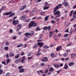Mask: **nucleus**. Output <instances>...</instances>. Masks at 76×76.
<instances>
[{
    "label": "nucleus",
    "mask_w": 76,
    "mask_h": 76,
    "mask_svg": "<svg viewBox=\"0 0 76 76\" xmlns=\"http://www.w3.org/2000/svg\"><path fill=\"white\" fill-rule=\"evenodd\" d=\"M40 66H45V64H44V63H42L40 64Z\"/></svg>",
    "instance_id": "37998d69"
},
{
    "label": "nucleus",
    "mask_w": 76,
    "mask_h": 76,
    "mask_svg": "<svg viewBox=\"0 0 76 76\" xmlns=\"http://www.w3.org/2000/svg\"><path fill=\"white\" fill-rule=\"evenodd\" d=\"M41 41H42V39L38 40L37 41V42H41Z\"/></svg>",
    "instance_id": "680f3d73"
},
{
    "label": "nucleus",
    "mask_w": 76,
    "mask_h": 76,
    "mask_svg": "<svg viewBox=\"0 0 76 76\" xmlns=\"http://www.w3.org/2000/svg\"><path fill=\"white\" fill-rule=\"evenodd\" d=\"M3 71L1 69H0V75H1Z\"/></svg>",
    "instance_id": "8fccbe9b"
},
{
    "label": "nucleus",
    "mask_w": 76,
    "mask_h": 76,
    "mask_svg": "<svg viewBox=\"0 0 76 76\" xmlns=\"http://www.w3.org/2000/svg\"><path fill=\"white\" fill-rule=\"evenodd\" d=\"M37 31H40V28H39V27H37L36 28V31H37Z\"/></svg>",
    "instance_id": "603ef678"
},
{
    "label": "nucleus",
    "mask_w": 76,
    "mask_h": 76,
    "mask_svg": "<svg viewBox=\"0 0 76 76\" xmlns=\"http://www.w3.org/2000/svg\"><path fill=\"white\" fill-rule=\"evenodd\" d=\"M30 13L31 15V16H32L34 15V13H33L31 11H30Z\"/></svg>",
    "instance_id": "5fc2aeb1"
},
{
    "label": "nucleus",
    "mask_w": 76,
    "mask_h": 76,
    "mask_svg": "<svg viewBox=\"0 0 76 76\" xmlns=\"http://www.w3.org/2000/svg\"><path fill=\"white\" fill-rule=\"evenodd\" d=\"M54 66L55 67H56V68H58V67H59V65H58V64H54Z\"/></svg>",
    "instance_id": "aec40b11"
},
{
    "label": "nucleus",
    "mask_w": 76,
    "mask_h": 76,
    "mask_svg": "<svg viewBox=\"0 0 76 76\" xmlns=\"http://www.w3.org/2000/svg\"><path fill=\"white\" fill-rule=\"evenodd\" d=\"M21 24H18L17 26V29L19 30L21 28Z\"/></svg>",
    "instance_id": "f3484780"
},
{
    "label": "nucleus",
    "mask_w": 76,
    "mask_h": 76,
    "mask_svg": "<svg viewBox=\"0 0 76 76\" xmlns=\"http://www.w3.org/2000/svg\"><path fill=\"white\" fill-rule=\"evenodd\" d=\"M5 45L6 46H8L9 45V43L8 42H6Z\"/></svg>",
    "instance_id": "58836bf2"
},
{
    "label": "nucleus",
    "mask_w": 76,
    "mask_h": 76,
    "mask_svg": "<svg viewBox=\"0 0 76 76\" xmlns=\"http://www.w3.org/2000/svg\"><path fill=\"white\" fill-rule=\"evenodd\" d=\"M9 48L8 47H4V50L6 51H7L8 50Z\"/></svg>",
    "instance_id": "c9c22d12"
},
{
    "label": "nucleus",
    "mask_w": 76,
    "mask_h": 76,
    "mask_svg": "<svg viewBox=\"0 0 76 76\" xmlns=\"http://www.w3.org/2000/svg\"><path fill=\"white\" fill-rule=\"evenodd\" d=\"M75 64V63L73 62H71L69 64V66H73Z\"/></svg>",
    "instance_id": "412c9836"
},
{
    "label": "nucleus",
    "mask_w": 76,
    "mask_h": 76,
    "mask_svg": "<svg viewBox=\"0 0 76 76\" xmlns=\"http://www.w3.org/2000/svg\"><path fill=\"white\" fill-rule=\"evenodd\" d=\"M41 54V53L39 52H37V56H40Z\"/></svg>",
    "instance_id": "bf43d9fd"
},
{
    "label": "nucleus",
    "mask_w": 76,
    "mask_h": 76,
    "mask_svg": "<svg viewBox=\"0 0 76 76\" xmlns=\"http://www.w3.org/2000/svg\"><path fill=\"white\" fill-rule=\"evenodd\" d=\"M25 54V53H24V52H22L21 53V56H23Z\"/></svg>",
    "instance_id": "69168bd1"
},
{
    "label": "nucleus",
    "mask_w": 76,
    "mask_h": 76,
    "mask_svg": "<svg viewBox=\"0 0 76 76\" xmlns=\"http://www.w3.org/2000/svg\"><path fill=\"white\" fill-rule=\"evenodd\" d=\"M60 11H57L56 12L54 13V15H57L56 16V17H60V16H61V15L60 14Z\"/></svg>",
    "instance_id": "20e7f679"
},
{
    "label": "nucleus",
    "mask_w": 76,
    "mask_h": 76,
    "mask_svg": "<svg viewBox=\"0 0 76 76\" xmlns=\"http://www.w3.org/2000/svg\"><path fill=\"white\" fill-rule=\"evenodd\" d=\"M30 21V19H27L25 20L26 22H28Z\"/></svg>",
    "instance_id": "c03bdc74"
},
{
    "label": "nucleus",
    "mask_w": 76,
    "mask_h": 76,
    "mask_svg": "<svg viewBox=\"0 0 76 76\" xmlns=\"http://www.w3.org/2000/svg\"><path fill=\"white\" fill-rule=\"evenodd\" d=\"M43 30H47L48 29V28L47 26L43 28Z\"/></svg>",
    "instance_id": "ea45409f"
},
{
    "label": "nucleus",
    "mask_w": 76,
    "mask_h": 76,
    "mask_svg": "<svg viewBox=\"0 0 76 76\" xmlns=\"http://www.w3.org/2000/svg\"><path fill=\"white\" fill-rule=\"evenodd\" d=\"M50 29H51V26H49L48 27V31H50Z\"/></svg>",
    "instance_id": "a19ab883"
},
{
    "label": "nucleus",
    "mask_w": 76,
    "mask_h": 76,
    "mask_svg": "<svg viewBox=\"0 0 76 76\" xmlns=\"http://www.w3.org/2000/svg\"><path fill=\"white\" fill-rule=\"evenodd\" d=\"M28 60H31L32 59V57H30L28 58Z\"/></svg>",
    "instance_id": "4d7b16f0"
},
{
    "label": "nucleus",
    "mask_w": 76,
    "mask_h": 76,
    "mask_svg": "<svg viewBox=\"0 0 76 76\" xmlns=\"http://www.w3.org/2000/svg\"><path fill=\"white\" fill-rule=\"evenodd\" d=\"M61 49V46H59L57 47L56 50V51H59V50H60Z\"/></svg>",
    "instance_id": "9b49d317"
},
{
    "label": "nucleus",
    "mask_w": 76,
    "mask_h": 76,
    "mask_svg": "<svg viewBox=\"0 0 76 76\" xmlns=\"http://www.w3.org/2000/svg\"><path fill=\"white\" fill-rule=\"evenodd\" d=\"M49 7H43V9L44 10H46L47 9H48L49 8Z\"/></svg>",
    "instance_id": "c756f323"
},
{
    "label": "nucleus",
    "mask_w": 76,
    "mask_h": 76,
    "mask_svg": "<svg viewBox=\"0 0 76 76\" xmlns=\"http://www.w3.org/2000/svg\"><path fill=\"white\" fill-rule=\"evenodd\" d=\"M41 50V49H40V48H39L38 50V53H39L40 52V51Z\"/></svg>",
    "instance_id": "13d9d810"
},
{
    "label": "nucleus",
    "mask_w": 76,
    "mask_h": 76,
    "mask_svg": "<svg viewBox=\"0 0 76 76\" xmlns=\"http://www.w3.org/2000/svg\"><path fill=\"white\" fill-rule=\"evenodd\" d=\"M54 38L55 40H56V41H57V40L58 39V38H57V36H56V34H54Z\"/></svg>",
    "instance_id": "b1692460"
},
{
    "label": "nucleus",
    "mask_w": 76,
    "mask_h": 76,
    "mask_svg": "<svg viewBox=\"0 0 76 76\" xmlns=\"http://www.w3.org/2000/svg\"><path fill=\"white\" fill-rule=\"evenodd\" d=\"M2 63L3 64H4V65H6V62L5 61H2Z\"/></svg>",
    "instance_id": "a18cd8bd"
},
{
    "label": "nucleus",
    "mask_w": 76,
    "mask_h": 76,
    "mask_svg": "<svg viewBox=\"0 0 76 76\" xmlns=\"http://www.w3.org/2000/svg\"><path fill=\"white\" fill-rule=\"evenodd\" d=\"M69 59V58L68 57L66 58L65 59V61H67Z\"/></svg>",
    "instance_id": "052dcab7"
},
{
    "label": "nucleus",
    "mask_w": 76,
    "mask_h": 76,
    "mask_svg": "<svg viewBox=\"0 0 76 76\" xmlns=\"http://www.w3.org/2000/svg\"><path fill=\"white\" fill-rule=\"evenodd\" d=\"M58 18V17H56H56L54 18V19L55 20H56V21H57V22H58L59 20H60V18Z\"/></svg>",
    "instance_id": "f8f14e48"
},
{
    "label": "nucleus",
    "mask_w": 76,
    "mask_h": 76,
    "mask_svg": "<svg viewBox=\"0 0 76 76\" xmlns=\"http://www.w3.org/2000/svg\"><path fill=\"white\" fill-rule=\"evenodd\" d=\"M10 14H11V12L4 13V14H3V15H6V16H7V15H10Z\"/></svg>",
    "instance_id": "4468645a"
},
{
    "label": "nucleus",
    "mask_w": 76,
    "mask_h": 76,
    "mask_svg": "<svg viewBox=\"0 0 76 76\" xmlns=\"http://www.w3.org/2000/svg\"><path fill=\"white\" fill-rule=\"evenodd\" d=\"M10 57H13L15 56V54L13 53H10L9 54Z\"/></svg>",
    "instance_id": "a211bd4d"
},
{
    "label": "nucleus",
    "mask_w": 76,
    "mask_h": 76,
    "mask_svg": "<svg viewBox=\"0 0 76 76\" xmlns=\"http://www.w3.org/2000/svg\"><path fill=\"white\" fill-rule=\"evenodd\" d=\"M53 33L51 31L49 32V37L50 38H51L52 37V35H53Z\"/></svg>",
    "instance_id": "2eb2a0df"
},
{
    "label": "nucleus",
    "mask_w": 76,
    "mask_h": 76,
    "mask_svg": "<svg viewBox=\"0 0 76 76\" xmlns=\"http://www.w3.org/2000/svg\"><path fill=\"white\" fill-rule=\"evenodd\" d=\"M75 57H76V55H75L74 54H73V55H72V57H75Z\"/></svg>",
    "instance_id": "338daca9"
},
{
    "label": "nucleus",
    "mask_w": 76,
    "mask_h": 76,
    "mask_svg": "<svg viewBox=\"0 0 76 76\" xmlns=\"http://www.w3.org/2000/svg\"><path fill=\"white\" fill-rule=\"evenodd\" d=\"M20 56V54H18L16 56H15V58H19V57Z\"/></svg>",
    "instance_id": "cd10ccee"
},
{
    "label": "nucleus",
    "mask_w": 76,
    "mask_h": 76,
    "mask_svg": "<svg viewBox=\"0 0 76 76\" xmlns=\"http://www.w3.org/2000/svg\"><path fill=\"white\" fill-rule=\"evenodd\" d=\"M17 38V36H15L13 37V39H15Z\"/></svg>",
    "instance_id": "0e129e2a"
},
{
    "label": "nucleus",
    "mask_w": 76,
    "mask_h": 76,
    "mask_svg": "<svg viewBox=\"0 0 76 76\" xmlns=\"http://www.w3.org/2000/svg\"><path fill=\"white\" fill-rule=\"evenodd\" d=\"M19 23V21L18 20H14L12 22V24L13 25H14V26H16L17 24H18Z\"/></svg>",
    "instance_id": "7ed1b4c3"
},
{
    "label": "nucleus",
    "mask_w": 76,
    "mask_h": 76,
    "mask_svg": "<svg viewBox=\"0 0 76 76\" xmlns=\"http://www.w3.org/2000/svg\"><path fill=\"white\" fill-rule=\"evenodd\" d=\"M53 70H54L53 68V67H51L50 70V72H53Z\"/></svg>",
    "instance_id": "e433bc0d"
},
{
    "label": "nucleus",
    "mask_w": 76,
    "mask_h": 76,
    "mask_svg": "<svg viewBox=\"0 0 76 76\" xmlns=\"http://www.w3.org/2000/svg\"><path fill=\"white\" fill-rule=\"evenodd\" d=\"M76 8V5L74 6V7H73V9H75Z\"/></svg>",
    "instance_id": "774afa93"
},
{
    "label": "nucleus",
    "mask_w": 76,
    "mask_h": 76,
    "mask_svg": "<svg viewBox=\"0 0 76 76\" xmlns=\"http://www.w3.org/2000/svg\"><path fill=\"white\" fill-rule=\"evenodd\" d=\"M49 17V16H48V15L45 17V21H47V20H48V19Z\"/></svg>",
    "instance_id": "4be33fe9"
},
{
    "label": "nucleus",
    "mask_w": 76,
    "mask_h": 76,
    "mask_svg": "<svg viewBox=\"0 0 76 76\" xmlns=\"http://www.w3.org/2000/svg\"><path fill=\"white\" fill-rule=\"evenodd\" d=\"M34 32L32 31L30 33H29V35H34Z\"/></svg>",
    "instance_id": "bb28decb"
},
{
    "label": "nucleus",
    "mask_w": 76,
    "mask_h": 76,
    "mask_svg": "<svg viewBox=\"0 0 76 76\" xmlns=\"http://www.w3.org/2000/svg\"><path fill=\"white\" fill-rule=\"evenodd\" d=\"M31 54H32V52H30L27 53V56L29 57L31 56Z\"/></svg>",
    "instance_id": "393cba45"
},
{
    "label": "nucleus",
    "mask_w": 76,
    "mask_h": 76,
    "mask_svg": "<svg viewBox=\"0 0 76 76\" xmlns=\"http://www.w3.org/2000/svg\"><path fill=\"white\" fill-rule=\"evenodd\" d=\"M37 25V23L35 22L34 21H32L30 22L29 23V28L30 29L32 26H33V27H35Z\"/></svg>",
    "instance_id": "f257e3e1"
},
{
    "label": "nucleus",
    "mask_w": 76,
    "mask_h": 76,
    "mask_svg": "<svg viewBox=\"0 0 76 76\" xmlns=\"http://www.w3.org/2000/svg\"><path fill=\"white\" fill-rule=\"evenodd\" d=\"M48 60V58L46 57H45L44 58L42 59V61H44V62H46Z\"/></svg>",
    "instance_id": "6e6552de"
},
{
    "label": "nucleus",
    "mask_w": 76,
    "mask_h": 76,
    "mask_svg": "<svg viewBox=\"0 0 76 76\" xmlns=\"http://www.w3.org/2000/svg\"><path fill=\"white\" fill-rule=\"evenodd\" d=\"M61 7V4H59L56 7H55L54 8L53 13L56 12L57 11L59 8Z\"/></svg>",
    "instance_id": "f03ea898"
},
{
    "label": "nucleus",
    "mask_w": 76,
    "mask_h": 76,
    "mask_svg": "<svg viewBox=\"0 0 76 76\" xmlns=\"http://www.w3.org/2000/svg\"><path fill=\"white\" fill-rule=\"evenodd\" d=\"M15 15V13H12L11 15H10L9 16V17H12V16H14V15Z\"/></svg>",
    "instance_id": "2f4dec72"
},
{
    "label": "nucleus",
    "mask_w": 76,
    "mask_h": 76,
    "mask_svg": "<svg viewBox=\"0 0 76 76\" xmlns=\"http://www.w3.org/2000/svg\"><path fill=\"white\" fill-rule=\"evenodd\" d=\"M26 15H22L20 18V19L21 20H25L26 18Z\"/></svg>",
    "instance_id": "423d86ee"
},
{
    "label": "nucleus",
    "mask_w": 76,
    "mask_h": 76,
    "mask_svg": "<svg viewBox=\"0 0 76 76\" xmlns=\"http://www.w3.org/2000/svg\"><path fill=\"white\" fill-rule=\"evenodd\" d=\"M37 11V9L36 8H34L33 10V11L34 12H35Z\"/></svg>",
    "instance_id": "4c0bfd02"
},
{
    "label": "nucleus",
    "mask_w": 76,
    "mask_h": 76,
    "mask_svg": "<svg viewBox=\"0 0 76 76\" xmlns=\"http://www.w3.org/2000/svg\"><path fill=\"white\" fill-rule=\"evenodd\" d=\"M26 57L25 56H23L22 60L21 61V63H23L25 60H26Z\"/></svg>",
    "instance_id": "ddd939ff"
},
{
    "label": "nucleus",
    "mask_w": 76,
    "mask_h": 76,
    "mask_svg": "<svg viewBox=\"0 0 76 76\" xmlns=\"http://www.w3.org/2000/svg\"><path fill=\"white\" fill-rule=\"evenodd\" d=\"M43 48L45 49H47V48H50V47H48V46L47 45H45L43 46Z\"/></svg>",
    "instance_id": "7c9ffc66"
},
{
    "label": "nucleus",
    "mask_w": 76,
    "mask_h": 76,
    "mask_svg": "<svg viewBox=\"0 0 76 76\" xmlns=\"http://www.w3.org/2000/svg\"><path fill=\"white\" fill-rule=\"evenodd\" d=\"M19 72L20 73H23L25 72V70L24 69H22L20 70Z\"/></svg>",
    "instance_id": "6ab92c4d"
},
{
    "label": "nucleus",
    "mask_w": 76,
    "mask_h": 76,
    "mask_svg": "<svg viewBox=\"0 0 76 76\" xmlns=\"http://www.w3.org/2000/svg\"><path fill=\"white\" fill-rule=\"evenodd\" d=\"M25 36H26V37H27L28 38V36L29 35V33H26L25 34Z\"/></svg>",
    "instance_id": "473e14b6"
},
{
    "label": "nucleus",
    "mask_w": 76,
    "mask_h": 76,
    "mask_svg": "<svg viewBox=\"0 0 76 76\" xmlns=\"http://www.w3.org/2000/svg\"><path fill=\"white\" fill-rule=\"evenodd\" d=\"M61 71V70H60L58 71L57 72V73H60Z\"/></svg>",
    "instance_id": "e2e57ef3"
},
{
    "label": "nucleus",
    "mask_w": 76,
    "mask_h": 76,
    "mask_svg": "<svg viewBox=\"0 0 76 76\" xmlns=\"http://www.w3.org/2000/svg\"><path fill=\"white\" fill-rule=\"evenodd\" d=\"M10 76V73H9V72H8L5 75V76Z\"/></svg>",
    "instance_id": "3c124183"
},
{
    "label": "nucleus",
    "mask_w": 76,
    "mask_h": 76,
    "mask_svg": "<svg viewBox=\"0 0 76 76\" xmlns=\"http://www.w3.org/2000/svg\"><path fill=\"white\" fill-rule=\"evenodd\" d=\"M73 15H73L72 18V20H71V21H73L74 19H75L76 18V11H75L73 13Z\"/></svg>",
    "instance_id": "39448f33"
},
{
    "label": "nucleus",
    "mask_w": 76,
    "mask_h": 76,
    "mask_svg": "<svg viewBox=\"0 0 76 76\" xmlns=\"http://www.w3.org/2000/svg\"><path fill=\"white\" fill-rule=\"evenodd\" d=\"M22 68H23V66H19L18 67V69H19V70H21Z\"/></svg>",
    "instance_id": "f704fd0d"
},
{
    "label": "nucleus",
    "mask_w": 76,
    "mask_h": 76,
    "mask_svg": "<svg viewBox=\"0 0 76 76\" xmlns=\"http://www.w3.org/2000/svg\"><path fill=\"white\" fill-rule=\"evenodd\" d=\"M62 4L64 6H67L69 5V3L66 2H63Z\"/></svg>",
    "instance_id": "1a4fd4ad"
},
{
    "label": "nucleus",
    "mask_w": 76,
    "mask_h": 76,
    "mask_svg": "<svg viewBox=\"0 0 76 76\" xmlns=\"http://www.w3.org/2000/svg\"><path fill=\"white\" fill-rule=\"evenodd\" d=\"M68 69V66L67 65V64L65 63L64 66V69Z\"/></svg>",
    "instance_id": "dca6fc26"
},
{
    "label": "nucleus",
    "mask_w": 76,
    "mask_h": 76,
    "mask_svg": "<svg viewBox=\"0 0 76 76\" xmlns=\"http://www.w3.org/2000/svg\"><path fill=\"white\" fill-rule=\"evenodd\" d=\"M69 36V34H65L64 36V37H67L68 36Z\"/></svg>",
    "instance_id": "49530a36"
},
{
    "label": "nucleus",
    "mask_w": 76,
    "mask_h": 76,
    "mask_svg": "<svg viewBox=\"0 0 76 76\" xmlns=\"http://www.w3.org/2000/svg\"><path fill=\"white\" fill-rule=\"evenodd\" d=\"M6 8V7L5 6H3L1 9V10L2 11V10H4V9Z\"/></svg>",
    "instance_id": "72a5a7b5"
},
{
    "label": "nucleus",
    "mask_w": 76,
    "mask_h": 76,
    "mask_svg": "<svg viewBox=\"0 0 76 76\" xmlns=\"http://www.w3.org/2000/svg\"><path fill=\"white\" fill-rule=\"evenodd\" d=\"M51 23H55L56 22L54 20H52L51 21Z\"/></svg>",
    "instance_id": "09e8293b"
},
{
    "label": "nucleus",
    "mask_w": 76,
    "mask_h": 76,
    "mask_svg": "<svg viewBox=\"0 0 76 76\" xmlns=\"http://www.w3.org/2000/svg\"><path fill=\"white\" fill-rule=\"evenodd\" d=\"M48 69H46L45 70V73H48Z\"/></svg>",
    "instance_id": "de8ad7c7"
},
{
    "label": "nucleus",
    "mask_w": 76,
    "mask_h": 76,
    "mask_svg": "<svg viewBox=\"0 0 76 76\" xmlns=\"http://www.w3.org/2000/svg\"><path fill=\"white\" fill-rule=\"evenodd\" d=\"M54 56V54L53 53L51 54L50 56L51 57H53Z\"/></svg>",
    "instance_id": "864d4df0"
},
{
    "label": "nucleus",
    "mask_w": 76,
    "mask_h": 76,
    "mask_svg": "<svg viewBox=\"0 0 76 76\" xmlns=\"http://www.w3.org/2000/svg\"><path fill=\"white\" fill-rule=\"evenodd\" d=\"M7 64H8V63H9V61H10V60H9V59H7Z\"/></svg>",
    "instance_id": "6e6d98bb"
},
{
    "label": "nucleus",
    "mask_w": 76,
    "mask_h": 76,
    "mask_svg": "<svg viewBox=\"0 0 76 76\" xmlns=\"http://www.w3.org/2000/svg\"><path fill=\"white\" fill-rule=\"evenodd\" d=\"M37 47H38V44H36L33 48L34 50H35V49L37 48Z\"/></svg>",
    "instance_id": "a878e982"
},
{
    "label": "nucleus",
    "mask_w": 76,
    "mask_h": 76,
    "mask_svg": "<svg viewBox=\"0 0 76 76\" xmlns=\"http://www.w3.org/2000/svg\"><path fill=\"white\" fill-rule=\"evenodd\" d=\"M44 44L42 42H38L37 43V45L40 46L39 47H40V48H41V47L44 45Z\"/></svg>",
    "instance_id": "0eeeda50"
},
{
    "label": "nucleus",
    "mask_w": 76,
    "mask_h": 76,
    "mask_svg": "<svg viewBox=\"0 0 76 76\" xmlns=\"http://www.w3.org/2000/svg\"><path fill=\"white\" fill-rule=\"evenodd\" d=\"M26 6L25 5H23L20 9V10L22 11L26 7Z\"/></svg>",
    "instance_id": "9d476101"
},
{
    "label": "nucleus",
    "mask_w": 76,
    "mask_h": 76,
    "mask_svg": "<svg viewBox=\"0 0 76 76\" xmlns=\"http://www.w3.org/2000/svg\"><path fill=\"white\" fill-rule=\"evenodd\" d=\"M20 61H21V60L20 59H18L17 60H16L15 61V62L16 63H19V62H20Z\"/></svg>",
    "instance_id": "c85d7f7f"
},
{
    "label": "nucleus",
    "mask_w": 76,
    "mask_h": 76,
    "mask_svg": "<svg viewBox=\"0 0 76 76\" xmlns=\"http://www.w3.org/2000/svg\"><path fill=\"white\" fill-rule=\"evenodd\" d=\"M23 46V44H20L18 45L17 46V47L18 48H19V47H22Z\"/></svg>",
    "instance_id": "5701e85b"
},
{
    "label": "nucleus",
    "mask_w": 76,
    "mask_h": 76,
    "mask_svg": "<svg viewBox=\"0 0 76 76\" xmlns=\"http://www.w3.org/2000/svg\"><path fill=\"white\" fill-rule=\"evenodd\" d=\"M68 54L67 53H65L63 55L64 57H66Z\"/></svg>",
    "instance_id": "79ce46f5"
}]
</instances>
